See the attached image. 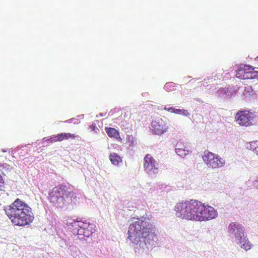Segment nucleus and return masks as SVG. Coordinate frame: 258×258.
<instances>
[{
  "instance_id": "nucleus-1",
  "label": "nucleus",
  "mask_w": 258,
  "mask_h": 258,
  "mask_svg": "<svg viewBox=\"0 0 258 258\" xmlns=\"http://www.w3.org/2000/svg\"><path fill=\"white\" fill-rule=\"evenodd\" d=\"M151 217V214L147 213L145 216L133 217L131 219L127 239L136 245V251L138 250L139 253L158 243V237L153 232V225L149 222Z\"/></svg>"
},
{
  "instance_id": "nucleus-2",
  "label": "nucleus",
  "mask_w": 258,
  "mask_h": 258,
  "mask_svg": "<svg viewBox=\"0 0 258 258\" xmlns=\"http://www.w3.org/2000/svg\"><path fill=\"white\" fill-rule=\"evenodd\" d=\"M63 223L68 225L69 228L72 229L74 234L77 233L78 238L81 240H86L94 232L95 225L93 224L84 222L78 218H64Z\"/></svg>"
},
{
  "instance_id": "nucleus-3",
  "label": "nucleus",
  "mask_w": 258,
  "mask_h": 258,
  "mask_svg": "<svg viewBox=\"0 0 258 258\" xmlns=\"http://www.w3.org/2000/svg\"><path fill=\"white\" fill-rule=\"evenodd\" d=\"M228 233L230 237L241 248L247 251L252 246L245 232V228L237 222H231L228 227Z\"/></svg>"
},
{
  "instance_id": "nucleus-4",
  "label": "nucleus",
  "mask_w": 258,
  "mask_h": 258,
  "mask_svg": "<svg viewBox=\"0 0 258 258\" xmlns=\"http://www.w3.org/2000/svg\"><path fill=\"white\" fill-rule=\"evenodd\" d=\"M177 217L182 219L197 221L209 220L218 216L217 211H175Z\"/></svg>"
},
{
  "instance_id": "nucleus-5",
  "label": "nucleus",
  "mask_w": 258,
  "mask_h": 258,
  "mask_svg": "<svg viewBox=\"0 0 258 258\" xmlns=\"http://www.w3.org/2000/svg\"><path fill=\"white\" fill-rule=\"evenodd\" d=\"M4 212L15 225L25 226L31 222L34 219L33 216L26 214L24 211H4Z\"/></svg>"
},
{
  "instance_id": "nucleus-6",
  "label": "nucleus",
  "mask_w": 258,
  "mask_h": 258,
  "mask_svg": "<svg viewBox=\"0 0 258 258\" xmlns=\"http://www.w3.org/2000/svg\"><path fill=\"white\" fill-rule=\"evenodd\" d=\"M203 159L208 167L218 168L224 166L225 161L219 155L209 151H205Z\"/></svg>"
},
{
  "instance_id": "nucleus-7",
  "label": "nucleus",
  "mask_w": 258,
  "mask_h": 258,
  "mask_svg": "<svg viewBox=\"0 0 258 258\" xmlns=\"http://www.w3.org/2000/svg\"><path fill=\"white\" fill-rule=\"evenodd\" d=\"M253 114L249 110L238 111L235 116V120L240 126H249L252 124Z\"/></svg>"
},
{
  "instance_id": "nucleus-8",
  "label": "nucleus",
  "mask_w": 258,
  "mask_h": 258,
  "mask_svg": "<svg viewBox=\"0 0 258 258\" xmlns=\"http://www.w3.org/2000/svg\"><path fill=\"white\" fill-rule=\"evenodd\" d=\"M67 187L63 185L53 188L49 194L50 202L55 205L62 203L63 196L67 192Z\"/></svg>"
},
{
  "instance_id": "nucleus-9",
  "label": "nucleus",
  "mask_w": 258,
  "mask_h": 258,
  "mask_svg": "<svg viewBox=\"0 0 258 258\" xmlns=\"http://www.w3.org/2000/svg\"><path fill=\"white\" fill-rule=\"evenodd\" d=\"M145 171L150 175L157 174L159 172V164L154 157L147 154L144 158Z\"/></svg>"
},
{
  "instance_id": "nucleus-10",
  "label": "nucleus",
  "mask_w": 258,
  "mask_h": 258,
  "mask_svg": "<svg viewBox=\"0 0 258 258\" xmlns=\"http://www.w3.org/2000/svg\"><path fill=\"white\" fill-rule=\"evenodd\" d=\"M201 207L207 208L205 204H202L201 202L191 200L190 201L177 203L175 206V210H199Z\"/></svg>"
},
{
  "instance_id": "nucleus-11",
  "label": "nucleus",
  "mask_w": 258,
  "mask_h": 258,
  "mask_svg": "<svg viewBox=\"0 0 258 258\" xmlns=\"http://www.w3.org/2000/svg\"><path fill=\"white\" fill-rule=\"evenodd\" d=\"M168 125L162 118L155 119L151 123V130L154 134L163 135L168 131Z\"/></svg>"
},
{
  "instance_id": "nucleus-12",
  "label": "nucleus",
  "mask_w": 258,
  "mask_h": 258,
  "mask_svg": "<svg viewBox=\"0 0 258 258\" xmlns=\"http://www.w3.org/2000/svg\"><path fill=\"white\" fill-rule=\"evenodd\" d=\"M251 70V66L245 64L238 69L236 77L241 79H252Z\"/></svg>"
},
{
  "instance_id": "nucleus-13",
  "label": "nucleus",
  "mask_w": 258,
  "mask_h": 258,
  "mask_svg": "<svg viewBox=\"0 0 258 258\" xmlns=\"http://www.w3.org/2000/svg\"><path fill=\"white\" fill-rule=\"evenodd\" d=\"M29 206L20 199H17L11 206L10 210H27Z\"/></svg>"
},
{
  "instance_id": "nucleus-14",
  "label": "nucleus",
  "mask_w": 258,
  "mask_h": 258,
  "mask_svg": "<svg viewBox=\"0 0 258 258\" xmlns=\"http://www.w3.org/2000/svg\"><path fill=\"white\" fill-rule=\"evenodd\" d=\"M175 151L177 154L182 157L189 153V151L185 149V147L181 143H177L176 145Z\"/></svg>"
},
{
  "instance_id": "nucleus-15",
  "label": "nucleus",
  "mask_w": 258,
  "mask_h": 258,
  "mask_svg": "<svg viewBox=\"0 0 258 258\" xmlns=\"http://www.w3.org/2000/svg\"><path fill=\"white\" fill-rule=\"evenodd\" d=\"M105 132L107 135L110 138H114L116 139H120L119 132L113 127H105Z\"/></svg>"
},
{
  "instance_id": "nucleus-16",
  "label": "nucleus",
  "mask_w": 258,
  "mask_h": 258,
  "mask_svg": "<svg viewBox=\"0 0 258 258\" xmlns=\"http://www.w3.org/2000/svg\"><path fill=\"white\" fill-rule=\"evenodd\" d=\"M60 142H62L66 140L75 139L76 136L74 134L69 133H61L58 134Z\"/></svg>"
},
{
  "instance_id": "nucleus-17",
  "label": "nucleus",
  "mask_w": 258,
  "mask_h": 258,
  "mask_svg": "<svg viewBox=\"0 0 258 258\" xmlns=\"http://www.w3.org/2000/svg\"><path fill=\"white\" fill-rule=\"evenodd\" d=\"M109 159L111 162L114 165H118L122 162L121 157L116 153H111L109 155Z\"/></svg>"
},
{
  "instance_id": "nucleus-18",
  "label": "nucleus",
  "mask_w": 258,
  "mask_h": 258,
  "mask_svg": "<svg viewBox=\"0 0 258 258\" xmlns=\"http://www.w3.org/2000/svg\"><path fill=\"white\" fill-rule=\"evenodd\" d=\"M246 148L248 150H252L256 153V149L258 148V141H252L246 144Z\"/></svg>"
},
{
  "instance_id": "nucleus-19",
  "label": "nucleus",
  "mask_w": 258,
  "mask_h": 258,
  "mask_svg": "<svg viewBox=\"0 0 258 258\" xmlns=\"http://www.w3.org/2000/svg\"><path fill=\"white\" fill-rule=\"evenodd\" d=\"M46 141L49 143H53L55 142H60L58 134L51 136Z\"/></svg>"
},
{
  "instance_id": "nucleus-20",
  "label": "nucleus",
  "mask_w": 258,
  "mask_h": 258,
  "mask_svg": "<svg viewBox=\"0 0 258 258\" xmlns=\"http://www.w3.org/2000/svg\"><path fill=\"white\" fill-rule=\"evenodd\" d=\"M175 84L172 82H168L166 83L164 88L168 91H171L174 90Z\"/></svg>"
},
{
  "instance_id": "nucleus-21",
  "label": "nucleus",
  "mask_w": 258,
  "mask_h": 258,
  "mask_svg": "<svg viewBox=\"0 0 258 258\" xmlns=\"http://www.w3.org/2000/svg\"><path fill=\"white\" fill-rule=\"evenodd\" d=\"M186 112H187V111L185 110L175 108L174 113L183 114L184 115H185Z\"/></svg>"
},
{
  "instance_id": "nucleus-22",
  "label": "nucleus",
  "mask_w": 258,
  "mask_h": 258,
  "mask_svg": "<svg viewBox=\"0 0 258 258\" xmlns=\"http://www.w3.org/2000/svg\"><path fill=\"white\" fill-rule=\"evenodd\" d=\"M251 76L252 79H258V71H255L254 68L252 67Z\"/></svg>"
},
{
  "instance_id": "nucleus-23",
  "label": "nucleus",
  "mask_w": 258,
  "mask_h": 258,
  "mask_svg": "<svg viewBox=\"0 0 258 258\" xmlns=\"http://www.w3.org/2000/svg\"><path fill=\"white\" fill-rule=\"evenodd\" d=\"M175 108L173 107H170V108H167L166 107H165L164 108V110H166L169 112H171L172 113H174Z\"/></svg>"
},
{
  "instance_id": "nucleus-24",
  "label": "nucleus",
  "mask_w": 258,
  "mask_h": 258,
  "mask_svg": "<svg viewBox=\"0 0 258 258\" xmlns=\"http://www.w3.org/2000/svg\"><path fill=\"white\" fill-rule=\"evenodd\" d=\"M90 127L92 131H95L96 128V125L95 124H92L90 125Z\"/></svg>"
},
{
  "instance_id": "nucleus-25",
  "label": "nucleus",
  "mask_w": 258,
  "mask_h": 258,
  "mask_svg": "<svg viewBox=\"0 0 258 258\" xmlns=\"http://www.w3.org/2000/svg\"><path fill=\"white\" fill-rule=\"evenodd\" d=\"M207 207H208V208H211V207L210 206H208Z\"/></svg>"
}]
</instances>
